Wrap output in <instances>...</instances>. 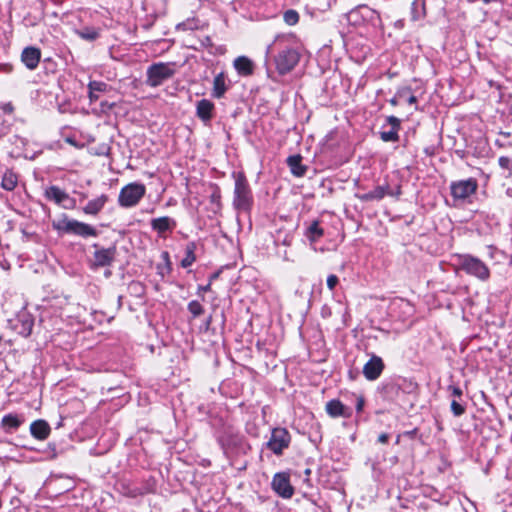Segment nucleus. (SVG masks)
<instances>
[{
    "mask_svg": "<svg viewBox=\"0 0 512 512\" xmlns=\"http://www.w3.org/2000/svg\"><path fill=\"white\" fill-rule=\"evenodd\" d=\"M457 266L458 269L479 279L480 281H487L490 278V270L488 266L482 260L472 255H458Z\"/></svg>",
    "mask_w": 512,
    "mask_h": 512,
    "instance_id": "nucleus-1",
    "label": "nucleus"
},
{
    "mask_svg": "<svg viewBox=\"0 0 512 512\" xmlns=\"http://www.w3.org/2000/svg\"><path fill=\"white\" fill-rule=\"evenodd\" d=\"M53 228L62 233L74 234L84 238L96 237L98 234L93 226L74 219H69L66 216L54 221Z\"/></svg>",
    "mask_w": 512,
    "mask_h": 512,
    "instance_id": "nucleus-2",
    "label": "nucleus"
},
{
    "mask_svg": "<svg viewBox=\"0 0 512 512\" xmlns=\"http://www.w3.org/2000/svg\"><path fill=\"white\" fill-rule=\"evenodd\" d=\"M146 194V187L139 182L125 185L119 193L118 203L121 207L130 208L136 206Z\"/></svg>",
    "mask_w": 512,
    "mask_h": 512,
    "instance_id": "nucleus-3",
    "label": "nucleus"
},
{
    "mask_svg": "<svg viewBox=\"0 0 512 512\" xmlns=\"http://www.w3.org/2000/svg\"><path fill=\"white\" fill-rule=\"evenodd\" d=\"M236 209L248 210L252 204V195L246 178L238 174L235 178L234 201Z\"/></svg>",
    "mask_w": 512,
    "mask_h": 512,
    "instance_id": "nucleus-4",
    "label": "nucleus"
},
{
    "mask_svg": "<svg viewBox=\"0 0 512 512\" xmlns=\"http://www.w3.org/2000/svg\"><path fill=\"white\" fill-rule=\"evenodd\" d=\"M174 71L167 63H156L147 70V84L151 87L161 85L165 80L172 77Z\"/></svg>",
    "mask_w": 512,
    "mask_h": 512,
    "instance_id": "nucleus-5",
    "label": "nucleus"
},
{
    "mask_svg": "<svg viewBox=\"0 0 512 512\" xmlns=\"http://www.w3.org/2000/svg\"><path fill=\"white\" fill-rule=\"evenodd\" d=\"M299 53L293 48H286L275 57L276 69L280 74L290 72L299 62Z\"/></svg>",
    "mask_w": 512,
    "mask_h": 512,
    "instance_id": "nucleus-6",
    "label": "nucleus"
},
{
    "mask_svg": "<svg viewBox=\"0 0 512 512\" xmlns=\"http://www.w3.org/2000/svg\"><path fill=\"white\" fill-rule=\"evenodd\" d=\"M290 435L285 428H275L272 430L267 447L275 454H282L283 450L289 446Z\"/></svg>",
    "mask_w": 512,
    "mask_h": 512,
    "instance_id": "nucleus-7",
    "label": "nucleus"
},
{
    "mask_svg": "<svg viewBox=\"0 0 512 512\" xmlns=\"http://www.w3.org/2000/svg\"><path fill=\"white\" fill-rule=\"evenodd\" d=\"M476 180L470 178L455 182L451 185V193L455 199L464 200L474 194L477 190Z\"/></svg>",
    "mask_w": 512,
    "mask_h": 512,
    "instance_id": "nucleus-8",
    "label": "nucleus"
},
{
    "mask_svg": "<svg viewBox=\"0 0 512 512\" xmlns=\"http://www.w3.org/2000/svg\"><path fill=\"white\" fill-rule=\"evenodd\" d=\"M94 247L96 250L93 255L92 267L99 268L110 266L114 261L116 249L114 247L98 248L97 245H94Z\"/></svg>",
    "mask_w": 512,
    "mask_h": 512,
    "instance_id": "nucleus-9",
    "label": "nucleus"
},
{
    "mask_svg": "<svg viewBox=\"0 0 512 512\" xmlns=\"http://www.w3.org/2000/svg\"><path fill=\"white\" fill-rule=\"evenodd\" d=\"M272 487L274 491L283 498H290L294 489L290 484L289 475L286 473H277L273 477Z\"/></svg>",
    "mask_w": 512,
    "mask_h": 512,
    "instance_id": "nucleus-10",
    "label": "nucleus"
},
{
    "mask_svg": "<svg viewBox=\"0 0 512 512\" xmlns=\"http://www.w3.org/2000/svg\"><path fill=\"white\" fill-rule=\"evenodd\" d=\"M384 369V363L378 356H372L364 365L363 374L367 380L374 381L379 378Z\"/></svg>",
    "mask_w": 512,
    "mask_h": 512,
    "instance_id": "nucleus-11",
    "label": "nucleus"
},
{
    "mask_svg": "<svg viewBox=\"0 0 512 512\" xmlns=\"http://www.w3.org/2000/svg\"><path fill=\"white\" fill-rule=\"evenodd\" d=\"M40 58L41 52L35 47H26L21 54L22 62L30 70H34L38 66Z\"/></svg>",
    "mask_w": 512,
    "mask_h": 512,
    "instance_id": "nucleus-12",
    "label": "nucleus"
},
{
    "mask_svg": "<svg viewBox=\"0 0 512 512\" xmlns=\"http://www.w3.org/2000/svg\"><path fill=\"white\" fill-rule=\"evenodd\" d=\"M51 428L49 424L42 419L36 420L30 425L31 435L38 440H45L49 437Z\"/></svg>",
    "mask_w": 512,
    "mask_h": 512,
    "instance_id": "nucleus-13",
    "label": "nucleus"
},
{
    "mask_svg": "<svg viewBox=\"0 0 512 512\" xmlns=\"http://www.w3.org/2000/svg\"><path fill=\"white\" fill-rule=\"evenodd\" d=\"M176 226L175 220L168 216L154 218L151 220V228L159 235H163L167 231H172Z\"/></svg>",
    "mask_w": 512,
    "mask_h": 512,
    "instance_id": "nucleus-14",
    "label": "nucleus"
},
{
    "mask_svg": "<svg viewBox=\"0 0 512 512\" xmlns=\"http://www.w3.org/2000/svg\"><path fill=\"white\" fill-rule=\"evenodd\" d=\"M214 104L207 99H202L197 102L196 115L203 121L208 122L213 116Z\"/></svg>",
    "mask_w": 512,
    "mask_h": 512,
    "instance_id": "nucleus-15",
    "label": "nucleus"
},
{
    "mask_svg": "<svg viewBox=\"0 0 512 512\" xmlns=\"http://www.w3.org/2000/svg\"><path fill=\"white\" fill-rule=\"evenodd\" d=\"M326 412L331 417H349L350 409L344 406L339 400H331L326 404Z\"/></svg>",
    "mask_w": 512,
    "mask_h": 512,
    "instance_id": "nucleus-16",
    "label": "nucleus"
},
{
    "mask_svg": "<svg viewBox=\"0 0 512 512\" xmlns=\"http://www.w3.org/2000/svg\"><path fill=\"white\" fill-rule=\"evenodd\" d=\"M33 326L34 319L29 313L23 312L19 314L17 328L21 335L24 337L29 336L32 332Z\"/></svg>",
    "mask_w": 512,
    "mask_h": 512,
    "instance_id": "nucleus-17",
    "label": "nucleus"
},
{
    "mask_svg": "<svg viewBox=\"0 0 512 512\" xmlns=\"http://www.w3.org/2000/svg\"><path fill=\"white\" fill-rule=\"evenodd\" d=\"M108 201V196L105 194L90 200L83 208L85 214L96 215L98 214Z\"/></svg>",
    "mask_w": 512,
    "mask_h": 512,
    "instance_id": "nucleus-18",
    "label": "nucleus"
},
{
    "mask_svg": "<svg viewBox=\"0 0 512 512\" xmlns=\"http://www.w3.org/2000/svg\"><path fill=\"white\" fill-rule=\"evenodd\" d=\"M388 190V185L384 186H377L372 191L364 194H357V198L361 201L368 202V201H379L383 199L386 195Z\"/></svg>",
    "mask_w": 512,
    "mask_h": 512,
    "instance_id": "nucleus-19",
    "label": "nucleus"
},
{
    "mask_svg": "<svg viewBox=\"0 0 512 512\" xmlns=\"http://www.w3.org/2000/svg\"><path fill=\"white\" fill-rule=\"evenodd\" d=\"M46 197L49 200L54 201L56 204L64 205V203L69 200V195L62 189L57 186H51L46 190Z\"/></svg>",
    "mask_w": 512,
    "mask_h": 512,
    "instance_id": "nucleus-20",
    "label": "nucleus"
},
{
    "mask_svg": "<svg viewBox=\"0 0 512 512\" xmlns=\"http://www.w3.org/2000/svg\"><path fill=\"white\" fill-rule=\"evenodd\" d=\"M234 67L240 75L248 76L253 72V63L252 61L245 57L239 56L234 60Z\"/></svg>",
    "mask_w": 512,
    "mask_h": 512,
    "instance_id": "nucleus-21",
    "label": "nucleus"
},
{
    "mask_svg": "<svg viewBox=\"0 0 512 512\" xmlns=\"http://www.w3.org/2000/svg\"><path fill=\"white\" fill-rule=\"evenodd\" d=\"M302 157L300 155H293L288 157L287 163L293 175L297 177L304 176L306 167L301 163Z\"/></svg>",
    "mask_w": 512,
    "mask_h": 512,
    "instance_id": "nucleus-22",
    "label": "nucleus"
},
{
    "mask_svg": "<svg viewBox=\"0 0 512 512\" xmlns=\"http://www.w3.org/2000/svg\"><path fill=\"white\" fill-rule=\"evenodd\" d=\"M324 235L318 221H313L306 229L305 236L311 243L317 242Z\"/></svg>",
    "mask_w": 512,
    "mask_h": 512,
    "instance_id": "nucleus-23",
    "label": "nucleus"
},
{
    "mask_svg": "<svg viewBox=\"0 0 512 512\" xmlns=\"http://www.w3.org/2000/svg\"><path fill=\"white\" fill-rule=\"evenodd\" d=\"M107 84L100 81H91L88 84L89 98L91 102H95L99 96V92H105L107 90Z\"/></svg>",
    "mask_w": 512,
    "mask_h": 512,
    "instance_id": "nucleus-24",
    "label": "nucleus"
},
{
    "mask_svg": "<svg viewBox=\"0 0 512 512\" xmlns=\"http://www.w3.org/2000/svg\"><path fill=\"white\" fill-rule=\"evenodd\" d=\"M225 77L222 73L215 76L213 81V93L215 98H221L226 91Z\"/></svg>",
    "mask_w": 512,
    "mask_h": 512,
    "instance_id": "nucleus-25",
    "label": "nucleus"
},
{
    "mask_svg": "<svg viewBox=\"0 0 512 512\" xmlns=\"http://www.w3.org/2000/svg\"><path fill=\"white\" fill-rule=\"evenodd\" d=\"M77 35L87 41H94L99 37L100 30L95 27L85 26L76 31Z\"/></svg>",
    "mask_w": 512,
    "mask_h": 512,
    "instance_id": "nucleus-26",
    "label": "nucleus"
},
{
    "mask_svg": "<svg viewBox=\"0 0 512 512\" xmlns=\"http://www.w3.org/2000/svg\"><path fill=\"white\" fill-rule=\"evenodd\" d=\"M18 183V177L12 171H6L2 177L1 186L3 189L7 191H12L15 189Z\"/></svg>",
    "mask_w": 512,
    "mask_h": 512,
    "instance_id": "nucleus-27",
    "label": "nucleus"
},
{
    "mask_svg": "<svg viewBox=\"0 0 512 512\" xmlns=\"http://www.w3.org/2000/svg\"><path fill=\"white\" fill-rule=\"evenodd\" d=\"M24 419L16 414H7L2 418V425L5 428L17 429Z\"/></svg>",
    "mask_w": 512,
    "mask_h": 512,
    "instance_id": "nucleus-28",
    "label": "nucleus"
},
{
    "mask_svg": "<svg viewBox=\"0 0 512 512\" xmlns=\"http://www.w3.org/2000/svg\"><path fill=\"white\" fill-rule=\"evenodd\" d=\"M356 13H360V14H361V16H362L364 19H366V20H368V21H371V22H374L375 20H378V19H379V15H378V13H377L375 10H373V9L369 8V7H368V6H366V5L359 6V7L357 8V10H355V11H352V12H351V14H352V15H354V14H356Z\"/></svg>",
    "mask_w": 512,
    "mask_h": 512,
    "instance_id": "nucleus-29",
    "label": "nucleus"
},
{
    "mask_svg": "<svg viewBox=\"0 0 512 512\" xmlns=\"http://www.w3.org/2000/svg\"><path fill=\"white\" fill-rule=\"evenodd\" d=\"M398 132L399 131H396L394 129H390L389 131H382L380 133V138L384 142H396L399 139Z\"/></svg>",
    "mask_w": 512,
    "mask_h": 512,
    "instance_id": "nucleus-30",
    "label": "nucleus"
},
{
    "mask_svg": "<svg viewBox=\"0 0 512 512\" xmlns=\"http://www.w3.org/2000/svg\"><path fill=\"white\" fill-rule=\"evenodd\" d=\"M299 20V14L295 10H288L284 13V21L288 25H295Z\"/></svg>",
    "mask_w": 512,
    "mask_h": 512,
    "instance_id": "nucleus-31",
    "label": "nucleus"
},
{
    "mask_svg": "<svg viewBox=\"0 0 512 512\" xmlns=\"http://www.w3.org/2000/svg\"><path fill=\"white\" fill-rule=\"evenodd\" d=\"M188 310L193 315V317L200 316L204 311L202 305L198 301H191L188 304Z\"/></svg>",
    "mask_w": 512,
    "mask_h": 512,
    "instance_id": "nucleus-32",
    "label": "nucleus"
},
{
    "mask_svg": "<svg viewBox=\"0 0 512 512\" xmlns=\"http://www.w3.org/2000/svg\"><path fill=\"white\" fill-rule=\"evenodd\" d=\"M407 93H408V88H403V89L399 90L396 93V95L392 99L389 100L390 104L392 106L399 105L403 101V99Z\"/></svg>",
    "mask_w": 512,
    "mask_h": 512,
    "instance_id": "nucleus-33",
    "label": "nucleus"
},
{
    "mask_svg": "<svg viewBox=\"0 0 512 512\" xmlns=\"http://www.w3.org/2000/svg\"><path fill=\"white\" fill-rule=\"evenodd\" d=\"M451 411L454 416L459 417L465 412V407L460 404L457 400H452L451 402Z\"/></svg>",
    "mask_w": 512,
    "mask_h": 512,
    "instance_id": "nucleus-34",
    "label": "nucleus"
},
{
    "mask_svg": "<svg viewBox=\"0 0 512 512\" xmlns=\"http://www.w3.org/2000/svg\"><path fill=\"white\" fill-rule=\"evenodd\" d=\"M195 261L194 253L191 249L187 250L186 256L181 261V266L187 268L191 266Z\"/></svg>",
    "mask_w": 512,
    "mask_h": 512,
    "instance_id": "nucleus-35",
    "label": "nucleus"
},
{
    "mask_svg": "<svg viewBox=\"0 0 512 512\" xmlns=\"http://www.w3.org/2000/svg\"><path fill=\"white\" fill-rule=\"evenodd\" d=\"M498 162L501 168L509 171L512 170V159H510L509 157L501 156Z\"/></svg>",
    "mask_w": 512,
    "mask_h": 512,
    "instance_id": "nucleus-36",
    "label": "nucleus"
},
{
    "mask_svg": "<svg viewBox=\"0 0 512 512\" xmlns=\"http://www.w3.org/2000/svg\"><path fill=\"white\" fill-rule=\"evenodd\" d=\"M387 122L391 126V129H394L396 131L400 130L401 121L399 118H397L395 116H389V117H387Z\"/></svg>",
    "mask_w": 512,
    "mask_h": 512,
    "instance_id": "nucleus-37",
    "label": "nucleus"
},
{
    "mask_svg": "<svg viewBox=\"0 0 512 512\" xmlns=\"http://www.w3.org/2000/svg\"><path fill=\"white\" fill-rule=\"evenodd\" d=\"M448 390L451 392V395L455 398H460L463 394L462 389L459 386L450 385Z\"/></svg>",
    "mask_w": 512,
    "mask_h": 512,
    "instance_id": "nucleus-38",
    "label": "nucleus"
},
{
    "mask_svg": "<svg viewBox=\"0 0 512 512\" xmlns=\"http://www.w3.org/2000/svg\"><path fill=\"white\" fill-rule=\"evenodd\" d=\"M338 284V277L336 275H329L327 278V286L330 290H333Z\"/></svg>",
    "mask_w": 512,
    "mask_h": 512,
    "instance_id": "nucleus-39",
    "label": "nucleus"
},
{
    "mask_svg": "<svg viewBox=\"0 0 512 512\" xmlns=\"http://www.w3.org/2000/svg\"><path fill=\"white\" fill-rule=\"evenodd\" d=\"M387 193L388 196L398 198L401 195V187L397 186L395 189H390V187L388 186Z\"/></svg>",
    "mask_w": 512,
    "mask_h": 512,
    "instance_id": "nucleus-40",
    "label": "nucleus"
},
{
    "mask_svg": "<svg viewBox=\"0 0 512 512\" xmlns=\"http://www.w3.org/2000/svg\"><path fill=\"white\" fill-rule=\"evenodd\" d=\"M403 101H406L409 104H415L417 102L416 96L410 94V89H408V93L404 97Z\"/></svg>",
    "mask_w": 512,
    "mask_h": 512,
    "instance_id": "nucleus-41",
    "label": "nucleus"
},
{
    "mask_svg": "<svg viewBox=\"0 0 512 512\" xmlns=\"http://www.w3.org/2000/svg\"><path fill=\"white\" fill-rule=\"evenodd\" d=\"M389 436L386 433H382L378 437V441L382 444H386L388 442Z\"/></svg>",
    "mask_w": 512,
    "mask_h": 512,
    "instance_id": "nucleus-42",
    "label": "nucleus"
},
{
    "mask_svg": "<svg viewBox=\"0 0 512 512\" xmlns=\"http://www.w3.org/2000/svg\"><path fill=\"white\" fill-rule=\"evenodd\" d=\"M363 406H364V399L363 398H358L357 399V405H356L357 411L358 412L362 411Z\"/></svg>",
    "mask_w": 512,
    "mask_h": 512,
    "instance_id": "nucleus-43",
    "label": "nucleus"
},
{
    "mask_svg": "<svg viewBox=\"0 0 512 512\" xmlns=\"http://www.w3.org/2000/svg\"><path fill=\"white\" fill-rule=\"evenodd\" d=\"M210 288H211V284L209 283V284H207L206 286H200V287H199V291H200V292H206V291H209V290H210Z\"/></svg>",
    "mask_w": 512,
    "mask_h": 512,
    "instance_id": "nucleus-44",
    "label": "nucleus"
},
{
    "mask_svg": "<svg viewBox=\"0 0 512 512\" xmlns=\"http://www.w3.org/2000/svg\"><path fill=\"white\" fill-rule=\"evenodd\" d=\"M219 198H220V195H219V193H218V192H214V193L212 194V196H211V200H212L213 202H214V201L219 200Z\"/></svg>",
    "mask_w": 512,
    "mask_h": 512,
    "instance_id": "nucleus-45",
    "label": "nucleus"
},
{
    "mask_svg": "<svg viewBox=\"0 0 512 512\" xmlns=\"http://www.w3.org/2000/svg\"><path fill=\"white\" fill-rule=\"evenodd\" d=\"M163 257H164V259H168V257H169V256H168V253H167V252H164V253H163Z\"/></svg>",
    "mask_w": 512,
    "mask_h": 512,
    "instance_id": "nucleus-46",
    "label": "nucleus"
}]
</instances>
